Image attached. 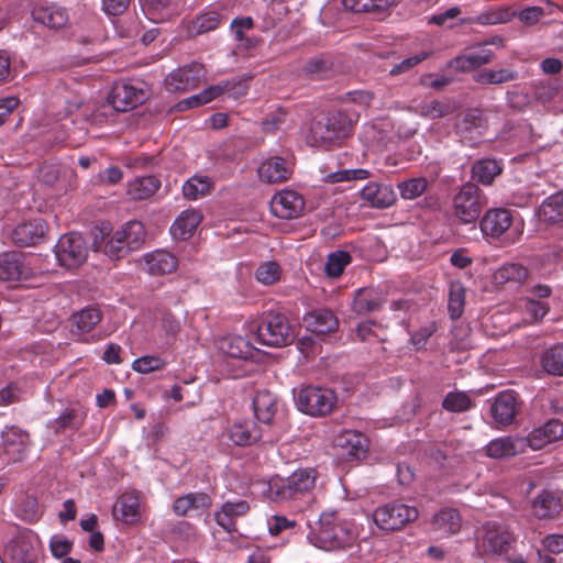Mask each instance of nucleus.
Instances as JSON below:
<instances>
[{
  "mask_svg": "<svg viewBox=\"0 0 563 563\" xmlns=\"http://www.w3.org/2000/svg\"><path fill=\"white\" fill-rule=\"evenodd\" d=\"M352 130V119L342 111H335L324 120L312 122L308 136L309 143L313 146L329 147L335 141L350 136Z\"/></svg>",
  "mask_w": 563,
  "mask_h": 563,
  "instance_id": "obj_1",
  "label": "nucleus"
},
{
  "mask_svg": "<svg viewBox=\"0 0 563 563\" xmlns=\"http://www.w3.org/2000/svg\"><path fill=\"white\" fill-rule=\"evenodd\" d=\"M257 340L267 346L282 347L294 341V331L288 318L280 312L263 313L258 323L253 324Z\"/></svg>",
  "mask_w": 563,
  "mask_h": 563,
  "instance_id": "obj_2",
  "label": "nucleus"
},
{
  "mask_svg": "<svg viewBox=\"0 0 563 563\" xmlns=\"http://www.w3.org/2000/svg\"><path fill=\"white\" fill-rule=\"evenodd\" d=\"M487 197L474 183L462 185L453 197V213L463 224L475 223L487 206Z\"/></svg>",
  "mask_w": 563,
  "mask_h": 563,
  "instance_id": "obj_3",
  "label": "nucleus"
},
{
  "mask_svg": "<svg viewBox=\"0 0 563 563\" xmlns=\"http://www.w3.org/2000/svg\"><path fill=\"white\" fill-rule=\"evenodd\" d=\"M314 482V471L299 470L287 478L273 479L269 483V496L275 501L295 499L312 489Z\"/></svg>",
  "mask_w": 563,
  "mask_h": 563,
  "instance_id": "obj_4",
  "label": "nucleus"
},
{
  "mask_svg": "<svg viewBox=\"0 0 563 563\" xmlns=\"http://www.w3.org/2000/svg\"><path fill=\"white\" fill-rule=\"evenodd\" d=\"M515 542L512 533L500 526L485 523L476 531V551L482 555H506Z\"/></svg>",
  "mask_w": 563,
  "mask_h": 563,
  "instance_id": "obj_5",
  "label": "nucleus"
},
{
  "mask_svg": "<svg viewBox=\"0 0 563 563\" xmlns=\"http://www.w3.org/2000/svg\"><path fill=\"white\" fill-rule=\"evenodd\" d=\"M336 404V396L328 388L307 386L297 397L298 408L310 416L322 417L329 415Z\"/></svg>",
  "mask_w": 563,
  "mask_h": 563,
  "instance_id": "obj_6",
  "label": "nucleus"
},
{
  "mask_svg": "<svg viewBox=\"0 0 563 563\" xmlns=\"http://www.w3.org/2000/svg\"><path fill=\"white\" fill-rule=\"evenodd\" d=\"M224 92H228L230 97L238 98L245 95L246 85L242 81L228 80L225 82L209 86L197 95L178 100V112L207 104Z\"/></svg>",
  "mask_w": 563,
  "mask_h": 563,
  "instance_id": "obj_7",
  "label": "nucleus"
},
{
  "mask_svg": "<svg viewBox=\"0 0 563 563\" xmlns=\"http://www.w3.org/2000/svg\"><path fill=\"white\" fill-rule=\"evenodd\" d=\"M418 510L404 504H387L378 507L373 515L374 521L382 530L394 531L418 518Z\"/></svg>",
  "mask_w": 563,
  "mask_h": 563,
  "instance_id": "obj_8",
  "label": "nucleus"
},
{
  "mask_svg": "<svg viewBox=\"0 0 563 563\" xmlns=\"http://www.w3.org/2000/svg\"><path fill=\"white\" fill-rule=\"evenodd\" d=\"M317 538L324 549L344 548L351 541L350 531L336 522L335 512H323L319 517Z\"/></svg>",
  "mask_w": 563,
  "mask_h": 563,
  "instance_id": "obj_9",
  "label": "nucleus"
},
{
  "mask_svg": "<svg viewBox=\"0 0 563 563\" xmlns=\"http://www.w3.org/2000/svg\"><path fill=\"white\" fill-rule=\"evenodd\" d=\"M86 242L80 234L63 235L56 244V256L59 264L66 268H77L87 260Z\"/></svg>",
  "mask_w": 563,
  "mask_h": 563,
  "instance_id": "obj_10",
  "label": "nucleus"
},
{
  "mask_svg": "<svg viewBox=\"0 0 563 563\" xmlns=\"http://www.w3.org/2000/svg\"><path fill=\"white\" fill-rule=\"evenodd\" d=\"M144 100L145 91L129 81L115 82L108 96V102L119 112L132 110Z\"/></svg>",
  "mask_w": 563,
  "mask_h": 563,
  "instance_id": "obj_11",
  "label": "nucleus"
},
{
  "mask_svg": "<svg viewBox=\"0 0 563 563\" xmlns=\"http://www.w3.org/2000/svg\"><path fill=\"white\" fill-rule=\"evenodd\" d=\"M336 454L341 460L353 461L365 457L368 449L367 438L356 431L346 430L334 440Z\"/></svg>",
  "mask_w": 563,
  "mask_h": 563,
  "instance_id": "obj_12",
  "label": "nucleus"
},
{
  "mask_svg": "<svg viewBox=\"0 0 563 563\" xmlns=\"http://www.w3.org/2000/svg\"><path fill=\"white\" fill-rule=\"evenodd\" d=\"M93 235L92 247L96 252H102L112 260H119L130 253L119 232L110 234L107 227H95L91 231Z\"/></svg>",
  "mask_w": 563,
  "mask_h": 563,
  "instance_id": "obj_13",
  "label": "nucleus"
},
{
  "mask_svg": "<svg viewBox=\"0 0 563 563\" xmlns=\"http://www.w3.org/2000/svg\"><path fill=\"white\" fill-rule=\"evenodd\" d=\"M305 208L303 198L294 190H282L271 201V210L280 219H294L300 216Z\"/></svg>",
  "mask_w": 563,
  "mask_h": 563,
  "instance_id": "obj_14",
  "label": "nucleus"
},
{
  "mask_svg": "<svg viewBox=\"0 0 563 563\" xmlns=\"http://www.w3.org/2000/svg\"><path fill=\"white\" fill-rule=\"evenodd\" d=\"M512 224L510 210L505 208H494L486 211L481 219L479 227L482 232L492 238L501 236Z\"/></svg>",
  "mask_w": 563,
  "mask_h": 563,
  "instance_id": "obj_15",
  "label": "nucleus"
},
{
  "mask_svg": "<svg viewBox=\"0 0 563 563\" xmlns=\"http://www.w3.org/2000/svg\"><path fill=\"white\" fill-rule=\"evenodd\" d=\"M4 453L13 463L24 457L25 450L30 443V435L16 427H9L1 433Z\"/></svg>",
  "mask_w": 563,
  "mask_h": 563,
  "instance_id": "obj_16",
  "label": "nucleus"
},
{
  "mask_svg": "<svg viewBox=\"0 0 563 563\" xmlns=\"http://www.w3.org/2000/svg\"><path fill=\"white\" fill-rule=\"evenodd\" d=\"M563 438V422L559 419H550L543 426L533 429L526 438L527 445L533 450H540L548 443Z\"/></svg>",
  "mask_w": 563,
  "mask_h": 563,
  "instance_id": "obj_17",
  "label": "nucleus"
},
{
  "mask_svg": "<svg viewBox=\"0 0 563 563\" xmlns=\"http://www.w3.org/2000/svg\"><path fill=\"white\" fill-rule=\"evenodd\" d=\"M517 410V395L512 390L499 393L490 407L494 420L503 426H507L512 422Z\"/></svg>",
  "mask_w": 563,
  "mask_h": 563,
  "instance_id": "obj_18",
  "label": "nucleus"
},
{
  "mask_svg": "<svg viewBox=\"0 0 563 563\" xmlns=\"http://www.w3.org/2000/svg\"><path fill=\"white\" fill-rule=\"evenodd\" d=\"M46 230V222L41 218H36L27 222L20 223L12 231V240L20 246L34 245L44 238Z\"/></svg>",
  "mask_w": 563,
  "mask_h": 563,
  "instance_id": "obj_19",
  "label": "nucleus"
},
{
  "mask_svg": "<svg viewBox=\"0 0 563 563\" xmlns=\"http://www.w3.org/2000/svg\"><path fill=\"white\" fill-rule=\"evenodd\" d=\"M308 331L316 334H327L338 330L339 320L329 309H316L303 317Z\"/></svg>",
  "mask_w": 563,
  "mask_h": 563,
  "instance_id": "obj_20",
  "label": "nucleus"
},
{
  "mask_svg": "<svg viewBox=\"0 0 563 563\" xmlns=\"http://www.w3.org/2000/svg\"><path fill=\"white\" fill-rule=\"evenodd\" d=\"M290 175L291 168L286 159L279 156L269 157L258 167L260 178L268 184L286 181Z\"/></svg>",
  "mask_w": 563,
  "mask_h": 563,
  "instance_id": "obj_21",
  "label": "nucleus"
},
{
  "mask_svg": "<svg viewBox=\"0 0 563 563\" xmlns=\"http://www.w3.org/2000/svg\"><path fill=\"white\" fill-rule=\"evenodd\" d=\"M211 497L206 493H189L178 497V516L201 517L211 507Z\"/></svg>",
  "mask_w": 563,
  "mask_h": 563,
  "instance_id": "obj_22",
  "label": "nucleus"
},
{
  "mask_svg": "<svg viewBox=\"0 0 563 563\" xmlns=\"http://www.w3.org/2000/svg\"><path fill=\"white\" fill-rule=\"evenodd\" d=\"M526 446V438H499L487 444L486 454L493 459H505L522 453Z\"/></svg>",
  "mask_w": 563,
  "mask_h": 563,
  "instance_id": "obj_23",
  "label": "nucleus"
},
{
  "mask_svg": "<svg viewBox=\"0 0 563 563\" xmlns=\"http://www.w3.org/2000/svg\"><path fill=\"white\" fill-rule=\"evenodd\" d=\"M32 16L35 22L54 30L64 27L68 22L66 10L55 5L35 7Z\"/></svg>",
  "mask_w": 563,
  "mask_h": 563,
  "instance_id": "obj_24",
  "label": "nucleus"
},
{
  "mask_svg": "<svg viewBox=\"0 0 563 563\" xmlns=\"http://www.w3.org/2000/svg\"><path fill=\"white\" fill-rule=\"evenodd\" d=\"M385 301L383 292L373 288H362L354 297L353 309L357 314H366L379 310Z\"/></svg>",
  "mask_w": 563,
  "mask_h": 563,
  "instance_id": "obj_25",
  "label": "nucleus"
},
{
  "mask_svg": "<svg viewBox=\"0 0 563 563\" xmlns=\"http://www.w3.org/2000/svg\"><path fill=\"white\" fill-rule=\"evenodd\" d=\"M29 273L19 253H7L0 257V280L12 282L27 278Z\"/></svg>",
  "mask_w": 563,
  "mask_h": 563,
  "instance_id": "obj_26",
  "label": "nucleus"
},
{
  "mask_svg": "<svg viewBox=\"0 0 563 563\" xmlns=\"http://www.w3.org/2000/svg\"><path fill=\"white\" fill-rule=\"evenodd\" d=\"M71 333L81 336L90 332L100 321L101 312L93 307H87L71 316Z\"/></svg>",
  "mask_w": 563,
  "mask_h": 563,
  "instance_id": "obj_27",
  "label": "nucleus"
},
{
  "mask_svg": "<svg viewBox=\"0 0 563 563\" xmlns=\"http://www.w3.org/2000/svg\"><path fill=\"white\" fill-rule=\"evenodd\" d=\"M361 197L375 208H387L396 201V196L390 187L376 183H371L364 187Z\"/></svg>",
  "mask_w": 563,
  "mask_h": 563,
  "instance_id": "obj_28",
  "label": "nucleus"
},
{
  "mask_svg": "<svg viewBox=\"0 0 563 563\" xmlns=\"http://www.w3.org/2000/svg\"><path fill=\"white\" fill-rule=\"evenodd\" d=\"M113 516L126 523H132L140 516V500L133 493H126L120 496L113 507Z\"/></svg>",
  "mask_w": 563,
  "mask_h": 563,
  "instance_id": "obj_29",
  "label": "nucleus"
},
{
  "mask_svg": "<svg viewBox=\"0 0 563 563\" xmlns=\"http://www.w3.org/2000/svg\"><path fill=\"white\" fill-rule=\"evenodd\" d=\"M147 271L153 275H164L176 269V257L164 250H157L144 257Z\"/></svg>",
  "mask_w": 563,
  "mask_h": 563,
  "instance_id": "obj_30",
  "label": "nucleus"
},
{
  "mask_svg": "<svg viewBox=\"0 0 563 563\" xmlns=\"http://www.w3.org/2000/svg\"><path fill=\"white\" fill-rule=\"evenodd\" d=\"M255 417L263 423H271L276 413V397L267 389L258 390L253 398Z\"/></svg>",
  "mask_w": 563,
  "mask_h": 563,
  "instance_id": "obj_31",
  "label": "nucleus"
},
{
  "mask_svg": "<svg viewBox=\"0 0 563 563\" xmlns=\"http://www.w3.org/2000/svg\"><path fill=\"white\" fill-rule=\"evenodd\" d=\"M219 349L232 358L249 360L253 357L254 347L245 338L233 336L220 341Z\"/></svg>",
  "mask_w": 563,
  "mask_h": 563,
  "instance_id": "obj_32",
  "label": "nucleus"
},
{
  "mask_svg": "<svg viewBox=\"0 0 563 563\" xmlns=\"http://www.w3.org/2000/svg\"><path fill=\"white\" fill-rule=\"evenodd\" d=\"M532 509L540 519L551 518L561 511L560 499L553 493L543 490L533 500Z\"/></svg>",
  "mask_w": 563,
  "mask_h": 563,
  "instance_id": "obj_33",
  "label": "nucleus"
},
{
  "mask_svg": "<svg viewBox=\"0 0 563 563\" xmlns=\"http://www.w3.org/2000/svg\"><path fill=\"white\" fill-rule=\"evenodd\" d=\"M159 185V180L154 176L139 177L130 181L128 195L132 200H144L152 197Z\"/></svg>",
  "mask_w": 563,
  "mask_h": 563,
  "instance_id": "obj_34",
  "label": "nucleus"
},
{
  "mask_svg": "<svg viewBox=\"0 0 563 563\" xmlns=\"http://www.w3.org/2000/svg\"><path fill=\"white\" fill-rule=\"evenodd\" d=\"M518 73L509 68L489 69L485 68L474 74L473 79L481 85H501L516 80Z\"/></svg>",
  "mask_w": 563,
  "mask_h": 563,
  "instance_id": "obj_35",
  "label": "nucleus"
},
{
  "mask_svg": "<svg viewBox=\"0 0 563 563\" xmlns=\"http://www.w3.org/2000/svg\"><path fill=\"white\" fill-rule=\"evenodd\" d=\"M261 431L253 422L235 423L230 429V439L236 445H252L261 439Z\"/></svg>",
  "mask_w": 563,
  "mask_h": 563,
  "instance_id": "obj_36",
  "label": "nucleus"
},
{
  "mask_svg": "<svg viewBox=\"0 0 563 563\" xmlns=\"http://www.w3.org/2000/svg\"><path fill=\"white\" fill-rule=\"evenodd\" d=\"M205 74L203 65L197 62L178 67V91L197 87Z\"/></svg>",
  "mask_w": 563,
  "mask_h": 563,
  "instance_id": "obj_37",
  "label": "nucleus"
},
{
  "mask_svg": "<svg viewBox=\"0 0 563 563\" xmlns=\"http://www.w3.org/2000/svg\"><path fill=\"white\" fill-rule=\"evenodd\" d=\"M86 419V412L80 408H66L53 422L56 433H63L66 429L78 430Z\"/></svg>",
  "mask_w": 563,
  "mask_h": 563,
  "instance_id": "obj_38",
  "label": "nucleus"
},
{
  "mask_svg": "<svg viewBox=\"0 0 563 563\" xmlns=\"http://www.w3.org/2000/svg\"><path fill=\"white\" fill-rule=\"evenodd\" d=\"M342 4L346 10L355 13L382 14L394 4V0H342Z\"/></svg>",
  "mask_w": 563,
  "mask_h": 563,
  "instance_id": "obj_39",
  "label": "nucleus"
},
{
  "mask_svg": "<svg viewBox=\"0 0 563 563\" xmlns=\"http://www.w3.org/2000/svg\"><path fill=\"white\" fill-rule=\"evenodd\" d=\"M432 525L438 531L453 534L461 529V517L455 509H442L434 516Z\"/></svg>",
  "mask_w": 563,
  "mask_h": 563,
  "instance_id": "obj_40",
  "label": "nucleus"
},
{
  "mask_svg": "<svg viewBox=\"0 0 563 563\" xmlns=\"http://www.w3.org/2000/svg\"><path fill=\"white\" fill-rule=\"evenodd\" d=\"M540 217L548 223L563 221V191L548 197L540 207Z\"/></svg>",
  "mask_w": 563,
  "mask_h": 563,
  "instance_id": "obj_41",
  "label": "nucleus"
},
{
  "mask_svg": "<svg viewBox=\"0 0 563 563\" xmlns=\"http://www.w3.org/2000/svg\"><path fill=\"white\" fill-rule=\"evenodd\" d=\"M501 173V167L495 159H479L472 166V178L483 185H490Z\"/></svg>",
  "mask_w": 563,
  "mask_h": 563,
  "instance_id": "obj_42",
  "label": "nucleus"
},
{
  "mask_svg": "<svg viewBox=\"0 0 563 563\" xmlns=\"http://www.w3.org/2000/svg\"><path fill=\"white\" fill-rule=\"evenodd\" d=\"M130 252L139 250L146 238L145 228L140 221H130L124 228L118 231Z\"/></svg>",
  "mask_w": 563,
  "mask_h": 563,
  "instance_id": "obj_43",
  "label": "nucleus"
},
{
  "mask_svg": "<svg viewBox=\"0 0 563 563\" xmlns=\"http://www.w3.org/2000/svg\"><path fill=\"white\" fill-rule=\"evenodd\" d=\"M203 216L199 210L187 209L178 216V239L187 240L192 236Z\"/></svg>",
  "mask_w": 563,
  "mask_h": 563,
  "instance_id": "obj_44",
  "label": "nucleus"
},
{
  "mask_svg": "<svg viewBox=\"0 0 563 563\" xmlns=\"http://www.w3.org/2000/svg\"><path fill=\"white\" fill-rule=\"evenodd\" d=\"M541 364L547 373L563 376V344L547 350L541 357Z\"/></svg>",
  "mask_w": 563,
  "mask_h": 563,
  "instance_id": "obj_45",
  "label": "nucleus"
},
{
  "mask_svg": "<svg viewBox=\"0 0 563 563\" xmlns=\"http://www.w3.org/2000/svg\"><path fill=\"white\" fill-rule=\"evenodd\" d=\"M555 10H560V8L556 4L548 1L544 7L536 5V7H528L523 10H521L518 13V18H519L520 22H522L523 24L533 25L538 21H540L542 18L552 15Z\"/></svg>",
  "mask_w": 563,
  "mask_h": 563,
  "instance_id": "obj_46",
  "label": "nucleus"
},
{
  "mask_svg": "<svg viewBox=\"0 0 563 563\" xmlns=\"http://www.w3.org/2000/svg\"><path fill=\"white\" fill-rule=\"evenodd\" d=\"M212 184L208 177L194 176L183 186V195L187 199H198L209 194Z\"/></svg>",
  "mask_w": 563,
  "mask_h": 563,
  "instance_id": "obj_47",
  "label": "nucleus"
},
{
  "mask_svg": "<svg viewBox=\"0 0 563 563\" xmlns=\"http://www.w3.org/2000/svg\"><path fill=\"white\" fill-rule=\"evenodd\" d=\"M472 407L473 401L464 391H450L442 400V408L450 412H464Z\"/></svg>",
  "mask_w": 563,
  "mask_h": 563,
  "instance_id": "obj_48",
  "label": "nucleus"
},
{
  "mask_svg": "<svg viewBox=\"0 0 563 563\" xmlns=\"http://www.w3.org/2000/svg\"><path fill=\"white\" fill-rule=\"evenodd\" d=\"M528 277V269L521 264L509 263L501 266L495 274V279L499 283H522Z\"/></svg>",
  "mask_w": 563,
  "mask_h": 563,
  "instance_id": "obj_49",
  "label": "nucleus"
},
{
  "mask_svg": "<svg viewBox=\"0 0 563 563\" xmlns=\"http://www.w3.org/2000/svg\"><path fill=\"white\" fill-rule=\"evenodd\" d=\"M220 18L217 12H208L197 16L188 26L190 36H197L202 33L213 31L218 27Z\"/></svg>",
  "mask_w": 563,
  "mask_h": 563,
  "instance_id": "obj_50",
  "label": "nucleus"
},
{
  "mask_svg": "<svg viewBox=\"0 0 563 563\" xmlns=\"http://www.w3.org/2000/svg\"><path fill=\"white\" fill-rule=\"evenodd\" d=\"M351 260L352 257L346 251H336L329 254L324 265L327 276L334 278L341 276Z\"/></svg>",
  "mask_w": 563,
  "mask_h": 563,
  "instance_id": "obj_51",
  "label": "nucleus"
},
{
  "mask_svg": "<svg viewBox=\"0 0 563 563\" xmlns=\"http://www.w3.org/2000/svg\"><path fill=\"white\" fill-rule=\"evenodd\" d=\"M465 289L460 284H452L449 292L448 310L451 319H459L464 311Z\"/></svg>",
  "mask_w": 563,
  "mask_h": 563,
  "instance_id": "obj_52",
  "label": "nucleus"
},
{
  "mask_svg": "<svg viewBox=\"0 0 563 563\" xmlns=\"http://www.w3.org/2000/svg\"><path fill=\"white\" fill-rule=\"evenodd\" d=\"M143 9L154 22L164 21L169 18L172 0H142Z\"/></svg>",
  "mask_w": 563,
  "mask_h": 563,
  "instance_id": "obj_53",
  "label": "nucleus"
},
{
  "mask_svg": "<svg viewBox=\"0 0 563 563\" xmlns=\"http://www.w3.org/2000/svg\"><path fill=\"white\" fill-rule=\"evenodd\" d=\"M453 109L450 103L439 100L424 102L419 108L420 115L429 119H439L452 113Z\"/></svg>",
  "mask_w": 563,
  "mask_h": 563,
  "instance_id": "obj_54",
  "label": "nucleus"
},
{
  "mask_svg": "<svg viewBox=\"0 0 563 563\" xmlns=\"http://www.w3.org/2000/svg\"><path fill=\"white\" fill-rule=\"evenodd\" d=\"M398 188L404 199H415L426 191L427 180L424 178L408 179L400 183Z\"/></svg>",
  "mask_w": 563,
  "mask_h": 563,
  "instance_id": "obj_55",
  "label": "nucleus"
},
{
  "mask_svg": "<svg viewBox=\"0 0 563 563\" xmlns=\"http://www.w3.org/2000/svg\"><path fill=\"white\" fill-rule=\"evenodd\" d=\"M256 279L265 285H272L280 278V267L276 262H266L256 269Z\"/></svg>",
  "mask_w": 563,
  "mask_h": 563,
  "instance_id": "obj_56",
  "label": "nucleus"
},
{
  "mask_svg": "<svg viewBox=\"0 0 563 563\" xmlns=\"http://www.w3.org/2000/svg\"><path fill=\"white\" fill-rule=\"evenodd\" d=\"M369 172L367 169L357 168V169H342L335 173L329 174L327 176V181L331 184L341 183V181H351V180H363L369 177Z\"/></svg>",
  "mask_w": 563,
  "mask_h": 563,
  "instance_id": "obj_57",
  "label": "nucleus"
},
{
  "mask_svg": "<svg viewBox=\"0 0 563 563\" xmlns=\"http://www.w3.org/2000/svg\"><path fill=\"white\" fill-rule=\"evenodd\" d=\"M463 129L472 131L474 129H483L487 125V119L478 108L467 109L462 119Z\"/></svg>",
  "mask_w": 563,
  "mask_h": 563,
  "instance_id": "obj_58",
  "label": "nucleus"
},
{
  "mask_svg": "<svg viewBox=\"0 0 563 563\" xmlns=\"http://www.w3.org/2000/svg\"><path fill=\"white\" fill-rule=\"evenodd\" d=\"M164 364L159 357L146 355L136 358L132 364V368L137 373L147 374L161 369Z\"/></svg>",
  "mask_w": 563,
  "mask_h": 563,
  "instance_id": "obj_59",
  "label": "nucleus"
},
{
  "mask_svg": "<svg viewBox=\"0 0 563 563\" xmlns=\"http://www.w3.org/2000/svg\"><path fill=\"white\" fill-rule=\"evenodd\" d=\"M287 112L284 111L282 108H278L276 111L268 114L263 121H262V129L266 133L274 132L280 128V125L286 120Z\"/></svg>",
  "mask_w": 563,
  "mask_h": 563,
  "instance_id": "obj_60",
  "label": "nucleus"
},
{
  "mask_svg": "<svg viewBox=\"0 0 563 563\" xmlns=\"http://www.w3.org/2000/svg\"><path fill=\"white\" fill-rule=\"evenodd\" d=\"M49 548L55 558L62 559L70 553L73 542L65 537L55 536L51 539Z\"/></svg>",
  "mask_w": 563,
  "mask_h": 563,
  "instance_id": "obj_61",
  "label": "nucleus"
},
{
  "mask_svg": "<svg viewBox=\"0 0 563 563\" xmlns=\"http://www.w3.org/2000/svg\"><path fill=\"white\" fill-rule=\"evenodd\" d=\"M131 0H102V11L109 16L122 15L130 7Z\"/></svg>",
  "mask_w": 563,
  "mask_h": 563,
  "instance_id": "obj_62",
  "label": "nucleus"
},
{
  "mask_svg": "<svg viewBox=\"0 0 563 563\" xmlns=\"http://www.w3.org/2000/svg\"><path fill=\"white\" fill-rule=\"evenodd\" d=\"M21 399V389L14 383L9 384L0 390V406H9L19 402Z\"/></svg>",
  "mask_w": 563,
  "mask_h": 563,
  "instance_id": "obj_63",
  "label": "nucleus"
},
{
  "mask_svg": "<svg viewBox=\"0 0 563 563\" xmlns=\"http://www.w3.org/2000/svg\"><path fill=\"white\" fill-rule=\"evenodd\" d=\"M296 521L289 520L284 516H273L272 521L268 523V531L272 536H278L284 530L294 528Z\"/></svg>",
  "mask_w": 563,
  "mask_h": 563,
  "instance_id": "obj_64",
  "label": "nucleus"
}]
</instances>
